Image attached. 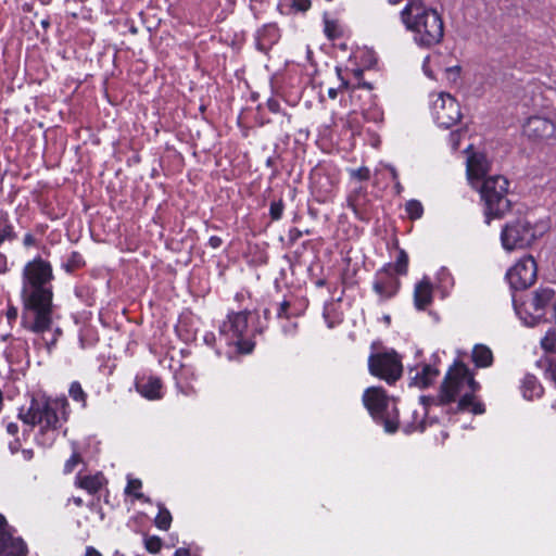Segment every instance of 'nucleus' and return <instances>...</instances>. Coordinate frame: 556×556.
<instances>
[{
    "instance_id": "nucleus-1",
    "label": "nucleus",
    "mask_w": 556,
    "mask_h": 556,
    "mask_svg": "<svg viewBox=\"0 0 556 556\" xmlns=\"http://www.w3.org/2000/svg\"><path fill=\"white\" fill-rule=\"evenodd\" d=\"M53 268L49 261L36 256L22 271V326L36 334L45 333L53 324Z\"/></svg>"
},
{
    "instance_id": "nucleus-2",
    "label": "nucleus",
    "mask_w": 556,
    "mask_h": 556,
    "mask_svg": "<svg viewBox=\"0 0 556 556\" xmlns=\"http://www.w3.org/2000/svg\"><path fill=\"white\" fill-rule=\"evenodd\" d=\"M70 414V403L64 395H41L33 396L29 406L21 407L17 416L25 425L39 428L36 441L47 447L54 443L61 429L68 421Z\"/></svg>"
},
{
    "instance_id": "nucleus-3",
    "label": "nucleus",
    "mask_w": 556,
    "mask_h": 556,
    "mask_svg": "<svg viewBox=\"0 0 556 556\" xmlns=\"http://www.w3.org/2000/svg\"><path fill=\"white\" fill-rule=\"evenodd\" d=\"M401 21L413 33L415 43L431 48L444 37V23L437 10L426 7L419 0H407L401 11Z\"/></svg>"
},
{
    "instance_id": "nucleus-4",
    "label": "nucleus",
    "mask_w": 556,
    "mask_h": 556,
    "mask_svg": "<svg viewBox=\"0 0 556 556\" xmlns=\"http://www.w3.org/2000/svg\"><path fill=\"white\" fill-rule=\"evenodd\" d=\"M363 404L372 420L387 433H395L401 424L397 399L390 396L382 387H369L362 396Z\"/></svg>"
},
{
    "instance_id": "nucleus-5",
    "label": "nucleus",
    "mask_w": 556,
    "mask_h": 556,
    "mask_svg": "<svg viewBox=\"0 0 556 556\" xmlns=\"http://www.w3.org/2000/svg\"><path fill=\"white\" fill-rule=\"evenodd\" d=\"M508 188L509 181L502 175L483 179L479 193L486 225L493 219L504 218L511 211L513 202L508 198Z\"/></svg>"
},
{
    "instance_id": "nucleus-6",
    "label": "nucleus",
    "mask_w": 556,
    "mask_h": 556,
    "mask_svg": "<svg viewBox=\"0 0 556 556\" xmlns=\"http://www.w3.org/2000/svg\"><path fill=\"white\" fill-rule=\"evenodd\" d=\"M250 315L251 312L248 309L229 311L219 326V339L225 341L226 345L235 346L240 354H249L255 348L253 337L257 331L249 327Z\"/></svg>"
},
{
    "instance_id": "nucleus-7",
    "label": "nucleus",
    "mask_w": 556,
    "mask_h": 556,
    "mask_svg": "<svg viewBox=\"0 0 556 556\" xmlns=\"http://www.w3.org/2000/svg\"><path fill=\"white\" fill-rule=\"evenodd\" d=\"M467 367L464 362L454 361L444 376L437 396L431 397V403L434 406L451 405L456 402L458 396H462L460 393L466 387Z\"/></svg>"
},
{
    "instance_id": "nucleus-8",
    "label": "nucleus",
    "mask_w": 556,
    "mask_h": 556,
    "mask_svg": "<svg viewBox=\"0 0 556 556\" xmlns=\"http://www.w3.org/2000/svg\"><path fill=\"white\" fill-rule=\"evenodd\" d=\"M536 239V228L526 216L507 222L501 230V243L506 251L528 248Z\"/></svg>"
},
{
    "instance_id": "nucleus-9",
    "label": "nucleus",
    "mask_w": 556,
    "mask_h": 556,
    "mask_svg": "<svg viewBox=\"0 0 556 556\" xmlns=\"http://www.w3.org/2000/svg\"><path fill=\"white\" fill-rule=\"evenodd\" d=\"M368 371L371 376L392 386L403 375L402 357L393 349L370 353L368 356Z\"/></svg>"
},
{
    "instance_id": "nucleus-10",
    "label": "nucleus",
    "mask_w": 556,
    "mask_h": 556,
    "mask_svg": "<svg viewBox=\"0 0 556 556\" xmlns=\"http://www.w3.org/2000/svg\"><path fill=\"white\" fill-rule=\"evenodd\" d=\"M420 407L415 404L407 405V415L403 417L400 424L406 434L424 432L428 426L439 421L437 417H428L429 405H433L431 397L420 396Z\"/></svg>"
},
{
    "instance_id": "nucleus-11",
    "label": "nucleus",
    "mask_w": 556,
    "mask_h": 556,
    "mask_svg": "<svg viewBox=\"0 0 556 556\" xmlns=\"http://www.w3.org/2000/svg\"><path fill=\"white\" fill-rule=\"evenodd\" d=\"M402 282L397 275L392 271V264L386 263L379 268L372 279V291L378 296L379 303H384L397 295Z\"/></svg>"
},
{
    "instance_id": "nucleus-12",
    "label": "nucleus",
    "mask_w": 556,
    "mask_h": 556,
    "mask_svg": "<svg viewBox=\"0 0 556 556\" xmlns=\"http://www.w3.org/2000/svg\"><path fill=\"white\" fill-rule=\"evenodd\" d=\"M432 114L439 127L448 129L462 118L460 105L457 100L446 92H441L432 104Z\"/></svg>"
},
{
    "instance_id": "nucleus-13",
    "label": "nucleus",
    "mask_w": 556,
    "mask_h": 556,
    "mask_svg": "<svg viewBox=\"0 0 556 556\" xmlns=\"http://www.w3.org/2000/svg\"><path fill=\"white\" fill-rule=\"evenodd\" d=\"M510 287L525 290L531 287L538 277V265L532 255L521 257L506 274Z\"/></svg>"
},
{
    "instance_id": "nucleus-14",
    "label": "nucleus",
    "mask_w": 556,
    "mask_h": 556,
    "mask_svg": "<svg viewBox=\"0 0 556 556\" xmlns=\"http://www.w3.org/2000/svg\"><path fill=\"white\" fill-rule=\"evenodd\" d=\"M466 387L468 388V391L458 399L455 407H451L447 410V414L471 413L473 415H482L485 413L484 403L476 396V393L480 391L481 386L475 379V374L468 367Z\"/></svg>"
},
{
    "instance_id": "nucleus-15",
    "label": "nucleus",
    "mask_w": 556,
    "mask_h": 556,
    "mask_svg": "<svg viewBox=\"0 0 556 556\" xmlns=\"http://www.w3.org/2000/svg\"><path fill=\"white\" fill-rule=\"evenodd\" d=\"M309 188L317 203H329L336 197L338 180L333 175L323 169H314L309 175Z\"/></svg>"
},
{
    "instance_id": "nucleus-16",
    "label": "nucleus",
    "mask_w": 556,
    "mask_h": 556,
    "mask_svg": "<svg viewBox=\"0 0 556 556\" xmlns=\"http://www.w3.org/2000/svg\"><path fill=\"white\" fill-rule=\"evenodd\" d=\"M15 532V528L0 514V555L28 556L27 544Z\"/></svg>"
},
{
    "instance_id": "nucleus-17",
    "label": "nucleus",
    "mask_w": 556,
    "mask_h": 556,
    "mask_svg": "<svg viewBox=\"0 0 556 556\" xmlns=\"http://www.w3.org/2000/svg\"><path fill=\"white\" fill-rule=\"evenodd\" d=\"M350 99L351 103L354 105L355 110H359L367 121H372L375 123L381 122L383 119V112L376 103V96L371 92V99L369 100L366 97V91L363 87L359 86H351L350 89Z\"/></svg>"
},
{
    "instance_id": "nucleus-18",
    "label": "nucleus",
    "mask_w": 556,
    "mask_h": 556,
    "mask_svg": "<svg viewBox=\"0 0 556 556\" xmlns=\"http://www.w3.org/2000/svg\"><path fill=\"white\" fill-rule=\"evenodd\" d=\"M556 292L549 287H540L522 303L525 311L534 321H540L546 315V309L555 300Z\"/></svg>"
},
{
    "instance_id": "nucleus-19",
    "label": "nucleus",
    "mask_w": 556,
    "mask_h": 556,
    "mask_svg": "<svg viewBox=\"0 0 556 556\" xmlns=\"http://www.w3.org/2000/svg\"><path fill=\"white\" fill-rule=\"evenodd\" d=\"M522 131L530 140L541 142L555 137L556 125L547 117L534 115L522 125Z\"/></svg>"
},
{
    "instance_id": "nucleus-20",
    "label": "nucleus",
    "mask_w": 556,
    "mask_h": 556,
    "mask_svg": "<svg viewBox=\"0 0 556 556\" xmlns=\"http://www.w3.org/2000/svg\"><path fill=\"white\" fill-rule=\"evenodd\" d=\"M348 206L357 219L366 223L371 219L369 199L365 187H359L349 194Z\"/></svg>"
},
{
    "instance_id": "nucleus-21",
    "label": "nucleus",
    "mask_w": 556,
    "mask_h": 556,
    "mask_svg": "<svg viewBox=\"0 0 556 556\" xmlns=\"http://www.w3.org/2000/svg\"><path fill=\"white\" fill-rule=\"evenodd\" d=\"M109 483V480L102 471H97L93 475L78 473L75 477V486L86 491L90 495L98 494Z\"/></svg>"
},
{
    "instance_id": "nucleus-22",
    "label": "nucleus",
    "mask_w": 556,
    "mask_h": 556,
    "mask_svg": "<svg viewBox=\"0 0 556 556\" xmlns=\"http://www.w3.org/2000/svg\"><path fill=\"white\" fill-rule=\"evenodd\" d=\"M281 34L280 29L275 23L263 25L255 36V43L257 50L262 52H268L279 40Z\"/></svg>"
},
{
    "instance_id": "nucleus-23",
    "label": "nucleus",
    "mask_w": 556,
    "mask_h": 556,
    "mask_svg": "<svg viewBox=\"0 0 556 556\" xmlns=\"http://www.w3.org/2000/svg\"><path fill=\"white\" fill-rule=\"evenodd\" d=\"M135 387L137 392L147 400L155 401L163 397V382L160 377L149 376L138 379Z\"/></svg>"
},
{
    "instance_id": "nucleus-24",
    "label": "nucleus",
    "mask_w": 556,
    "mask_h": 556,
    "mask_svg": "<svg viewBox=\"0 0 556 556\" xmlns=\"http://www.w3.org/2000/svg\"><path fill=\"white\" fill-rule=\"evenodd\" d=\"M433 302V286L428 277H424L415 285L414 305L418 311H425Z\"/></svg>"
},
{
    "instance_id": "nucleus-25",
    "label": "nucleus",
    "mask_w": 556,
    "mask_h": 556,
    "mask_svg": "<svg viewBox=\"0 0 556 556\" xmlns=\"http://www.w3.org/2000/svg\"><path fill=\"white\" fill-rule=\"evenodd\" d=\"M311 7V0H280L277 10L282 15H295L306 13Z\"/></svg>"
},
{
    "instance_id": "nucleus-26",
    "label": "nucleus",
    "mask_w": 556,
    "mask_h": 556,
    "mask_svg": "<svg viewBox=\"0 0 556 556\" xmlns=\"http://www.w3.org/2000/svg\"><path fill=\"white\" fill-rule=\"evenodd\" d=\"M520 389L523 397L527 400L541 397L544 391L538 378L531 374H527L523 377Z\"/></svg>"
},
{
    "instance_id": "nucleus-27",
    "label": "nucleus",
    "mask_w": 556,
    "mask_h": 556,
    "mask_svg": "<svg viewBox=\"0 0 556 556\" xmlns=\"http://www.w3.org/2000/svg\"><path fill=\"white\" fill-rule=\"evenodd\" d=\"M439 375L440 370L437 367L430 364H425L421 370L416 372L413 380L415 386L426 389L434 382Z\"/></svg>"
},
{
    "instance_id": "nucleus-28",
    "label": "nucleus",
    "mask_w": 556,
    "mask_h": 556,
    "mask_svg": "<svg viewBox=\"0 0 556 556\" xmlns=\"http://www.w3.org/2000/svg\"><path fill=\"white\" fill-rule=\"evenodd\" d=\"M471 359L476 367L488 368L492 366L494 357L489 346L484 344H476L472 349Z\"/></svg>"
},
{
    "instance_id": "nucleus-29",
    "label": "nucleus",
    "mask_w": 556,
    "mask_h": 556,
    "mask_svg": "<svg viewBox=\"0 0 556 556\" xmlns=\"http://www.w3.org/2000/svg\"><path fill=\"white\" fill-rule=\"evenodd\" d=\"M17 239V232L7 211H0V247L4 242H13Z\"/></svg>"
},
{
    "instance_id": "nucleus-30",
    "label": "nucleus",
    "mask_w": 556,
    "mask_h": 556,
    "mask_svg": "<svg viewBox=\"0 0 556 556\" xmlns=\"http://www.w3.org/2000/svg\"><path fill=\"white\" fill-rule=\"evenodd\" d=\"M275 311H276V319L278 321H283L285 319H298L302 312L295 307L294 304H292L288 300H283L280 303L275 304Z\"/></svg>"
},
{
    "instance_id": "nucleus-31",
    "label": "nucleus",
    "mask_w": 556,
    "mask_h": 556,
    "mask_svg": "<svg viewBox=\"0 0 556 556\" xmlns=\"http://www.w3.org/2000/svg\"><path fill=\"white\" fill-rule=\"evenodd\" d=\"M86 266V261L83 254L78 251H72L71 254L62 262L61 268L66 274H74L75 271L83 269Z\"/></svg>"
},
{
    "instance_id": "nucleus-32",
    "label": "nucleus",
    "mask_w": 556,
    "mask_h": 556,
    "mask_svg": "<svg viewBox=\"0 0 556 556\" xmlns=\"http://www.w3.org/2000/svg\"><path fill=\"white\" fill-rule=\"evenodd\" d=\"M467 173L470 178L480 179L486 174L485 160L483 155H472L468 159Z\"/></svg>"
},
{
    "instance_id": "nucleus-33",
    "label": "nucleus",
    "mask_w": 556,
    "mask_h": 556,
    "mask_svg": "<svg viewBox=\"0 0 556 556\" xmlns=\"http://www.w3.org/2000/svg\"><path fill=\"white\" fill-rule=\"evenodd\" d=\"M323 317L327 327L332 329L343 321V314L336 307L332 302L326 303L323 309Z\"/></svg>"
},
{
    "instance_id": "nucleus-34",
    "label": "nucleus",
    "mask_w": 556,
    "mask_h": 556,
    "mask_svg": "<svg viewBox=\"0 0 556 556\" xmlns=\"http://www.w3.org/2000/svg\"><path fill=\"white\" fill-rule=\"evenodd\" d=\"M397 254L392 264V271L397 276H406L408 273L409 257L407 252L396 243Z\"/></svg>"
},
{
    "instance_id": "nucleus-35",
    "label": "nucleus",
    "mask_w": 556,
    "mask_h": 556,
    "mask_svg": "<svg viewBox=\"0 0 556 556\" xmlns=\"http://www.w3.org/2000/svg\"><path fill=\"white\" fill-rule=\"evenodd\" d=\"M142 489V481L138 478H128L125 488V494L134 496L136 500L143 503H151L150 497L140 492Z\"/></svg>"
},
{
    "instance_id": "nucleus-36",
    "label": "nucleus",
    "mask_w": 556,
    "mask_h": 556,
    "mask_svg": "<svg viewBox=\"0 0 556 556\" xmlns=\"http://www.w3.org/2000/svg\"><path fill=\"white\" fill-rule=\"evenodd\" d=\"M159 513L154 518V525L157 529L167 531L170 528L173 517L170 511L161 503L157 504Z\"/></svg>"
},
{
    "instance_id": "nucleus-37",
    "label": "nucleus",
    "mask_w": 556,
    "mask_h": 556,
    "mask_svg": "<svg viewBox=\"0 0 556 556\" xmlns=\"http://www.w3.org/2000/svg\"><path fill=\"white\" fill-rule=\"evenodd\" d=\"M324 34L325 36L330 39L334 40L342 36V29L336 20H324Z\"/></svg>"
},
{
    "instance_id": "nucleus-38",
    "label": "nucleus",
    "mask_w": 556,
    "mask_h": 556,
    "mask_svg": "<svg viewBox=\"0 0 556 556\" xmlns=\"http://www.w3.org/2000/svg\"><path fill=\"white\" fill-rule=\"evenodd\" d=\"M68 394L73 401L80 403L83 407L87 405V393L84 391L79 381H73L68 389Z\"/></svg>"
},
{
    "instance_id": "nucleus-39",
    "label": "nucleus",
    "mask_w": 556,
    "mask_h": 556,
    "mask_svg": "<svg viewBox=\"0 0 556 556\" xmlns=\"http://www.w3.org/2000/svg\"><path fill=\"white\" fill-rule=\"evenodd\" d=\"M354 79H355V84H353L352 86H359V87H363L366 91V97L370 100L371 99V91H374L375 87L371 83H368L366 80L363 79V76H364V70L363 68H354L351 71Z\"/></svg>"
},
{
    "instance_id": "nucleus-40",
    "label": "nucleus",
    "mask_w": 556,
    "mask_h": 556,
    "mask_svg": "<svg viewBox=\"0 0 556 556\" xmlns=\"http://www.w3.org/2000/svg\"><path fill=\"white\" fill-rule=\"evenodd\" d=\"M336 73L340 80L338 88H329L328 97L332 100L337 99L338 92L350 89V80L343 76V70L340 66H336Z\"/></svg>"
},
{
    "instance_id": "nucleus-41",
    "label": "nucleus",
    "mask_w": 556,
    "mask_h": 556,
    "mask_svg": "<svg viewBox=\"0 0 556 556\" xmlns=\"http://www.w3.org/2000/svg\"><path fill=\"white\" fill-rule=\"evenodd\" d=\"M144 548L150 554H157L162 549L163 541L157 535H144L143 538Z\"/></svg>"
},
{
    "instance_id": "nucleus-42",
    "label": "nucleus",
    "mask_w": 556,
    "mask_h": 556,
    "mask_svg": "<svg viewBox=\"0 0 556 556\" xmlns=\"http://www.w3.org/2000/svg\"><path fill=\"white\" fill-rule=\"evenodd\" d=\"M408 217L413 220L419 219L424 214V206L418 200H409L405 205Z\"/></svg>"
},
{
    "instance_id": "nucleus-43",
    "label": "nucleus",
    "mask_w": 556,
    "mask_h": 556,
    "mask_svg": "<svg viewBox=\"0 0 556 556\" xmlns=\"http://www.w3.org/2000/svg\"><path fill=\"white\" fill-rule=\"evenodd\" d=\"M281 332L287 337H294L298 333L299 323L296 319H285L283 321H278Z\"/></svg>"
},
{
    "instance_id": "nucleus-44",
    "label": "nucleus",
    "mask_w": 556,
    "mask_h": 556,
    "mask_svg": "<svg viewBox=\"0 0 556 556\" xmlns=\"http://www.w3.org/2000/svg\"><path fill=\"white\" fill-rule=\"evenodd\" d=\"M83 463V457L79 452L74 451L70 458L65 462L63 467V473L70 475L72 473L75 468Z\"/></svg>"
},
{
    "instance_id": "nucleus-45",
    "label": "nucleus",
    "mask_w": 556,
    "mask_h": 556,
    "mask_svg": "<svg viewBox=\"0 0 556 556\" xmlns=\"http://www.w3.org/2000/svg\"><path fill=\"white\" fill-rule=\"evenodd\" d=\"M187 319L180 318L178 324L175 326V331L177 336L185 342L190 341L194 338V333L186 328Z\"/></svg>"
},
{
    "instance_id": "nucleus-46",
    "label": "nucleus",
    "mask_w": 556,
    "mask_h": 556,
    "mask_svg": "<svg viewBox=\"0 0 556 556\" xmlns=\"http://www.w3.org/2000/svg\"><path fill=\"white\" fill-rule=\"evenodd\" d=\"M285 211V203L282 199L273 201L269 207V216L271 220H279L282 217Z\"/></svg>"
},
{
    "instance_id": "nucleus-47",
    "label": "nucleus",
    "mask_w": 556,
    "mask_h": 556,
    "mask_svg": "<svg viewBox=\"0 0 556 556\" xmlns=\"http://www.w3.org/2000/svg\"><path fill=\"white\" fill-rule=\"evenodd\" d=\"M351 176L361 181H367L370 178V169L367 166H361L351 170Z\"/></svg>"
},
{
    "instance_id": "nucleus-48",
    "label": "nucleus",
    "mask_w": 556,
    "mask_h": 556,
    "mask_svg": "<svg viewBox=\"0 0 556 556\" xmlns=\"http://www.w3.org/2000/svg\"><path fill=\"white\" fill-rule=\"evenodd\" d=\"M462 67L459 65L450 66L445 70L446 79L450 81H456L460 76Z\"/></svg>"
},
{
    "instance_id": "nucleus-49",
    "label": "nucleus",
    "mask_w": 556,
    "mask_h": 556,
    "mask_svg": "<svg viewBox=\"0 0 556 556\" xmlns=\"http://www.w3.org/2000/svg\"><path fill=\"white\" fill-rule=\"evenodd\" d=\"M216 341H217V338L213 331H207L204 333V336H203L204 344L207 345L208 348L215 349L217 354L219 355L220 353L216 349Z\"/></svg>"
},
{
    "instance_id": "nucleus-50",
    "label": "nucleus",
    "mask_w": 556,
    "mask_h": 556,
    "mask_svg": "<svg viewBox=\"0 0 556 556\" xmlns=\"http://www.w3.org/2000/svg\"><path fill=\"white\" fill-rule=\"evenodd\" d=\"M17 316H18L17 307L14 306L13 304H9L8 308H7V312H5V317H7V320H8L9 325L12 326L13 323L16 321Z\"/></svg>"
},
{
    "instance_id": "nucleus-51",
    "label": "nucleus",
    "mask_w": 556,
    "mask_h": 556,
    "mask_svg": "<svg viewBox=\"0 0 556 556\" xmlns=\"http://www.w3.org/2000/svg\"><path fill=\"white\" fill-rule=\"evenodd\" d=\"M263 317L266 321L265 325H261L257 328H255V331H257L258 334H262L264 332V330L268 328V323L271 318V312L269 308L263 309Z\"/></svg>"
},
{
    "instance_id": "nucleus-52",
    "label": "nucleus",
    "mask_w": 556,
    "mask_h": 556,
    "mask_svg": "<svg viewBox=\"0 0 556 556\" xmlns=\"http://www.w3.org/2000/svg\"><path fill=\"white\" fill-rule=\"evenodd\" d=\"M266 105H267V109L274 113V114H277V113H280L281 112V106H280V103L277 99L275 98H269L266 102Z\"/></svg>"
},
{
    "instance_id": "nucleus-53",
    "label": "nucleus",
    "mask_w": 556,
    "mask_h": 556,
    "mask_svg": "<svg viewBox=\"0 0 556 556\" xmlns=\"http://www.w3.org/2000/svg\"><path fill=\"white\" fill-rule=\"evenodd\" d=\"M23 245L25 248H33V247H37L38 242H37V240H36V238L34 237L33 233L27 232L23 237Z\"/></svg>"
},
{
    "instance_id": "nucleus-54",
    "label": "nucleus",
    "mask_w": 556,
    "mask_h": 556,
    "mask_svg": "<svg viewBox=\"0 0 556 556\" xmlns=\"http://www.w3.org/2000/svg\"><path fill=\"white\" fill-rule=\"evenodd\" d=\"M265 165H266V167L271 169V178H275L278 176L279 170L276 166L275 157H273V156L267 157L265 161Z\"/></svg>"
},
{
    "instance_id": "nucleus-55",
    "label": "nucleus",
    "mask_w": 556,
    "mask_h": 556,
    "mask_svg": "<svg viewBox=\"0 0 556 556\" xmlns=\"http://www.w3.org/2000/svg\"><path fill=\"white\" fill-rule=\"evenodd\" d=\"M187 368L184 366L180 370V372L176 376V379H177V386L180 388V390L185 393V394H189L191 391H192V388L187 386L186 388L181 387L180 384V377L182 375H185L187 372Z\"/></svg>"
},
{
    "instance_id": "nucleus-56",
    "label": "nucleus",
    "mask_w": 556,
    "mask_h": 556,
    "mask_svg": "<svg viewBox=\"0 0 556 556\" xmlns=\"http://www.w3.org/2000/svg\"><path fill=\"white\" fill-rule=\"evenodd\" d=\"M207 244L214 250L219 249L223 244V239L218 236H212L210 237Z\"/></svg>"
},
{
    "instance_id": "nucleus-57",
    "label": "nucleus",
    "mask_w": 556,
    "mask_h": 556,
    "mask_svg": "<svg viewBox=\"0 0 556 556\" xmlns=\"http://www.w3.org/2000/svg\"><path fill=\"white\" fill-rule=\"evenodd\" d=\"M545 376L546 378L552 379L556 386V362L549 364V367L545 371Z\"/></svg>"
},
{
    "instance_id": "nucleus-58",
    "label": "nucleus",
    "mask_w": 556,
    "mask_h": 556,
    "mask_svg": "<svg viewBox=\"0 0 556 556\" xmlns=\"http://www.w3.org/2000/svg\"><path fill=\"white\" fill-rule=\"evenodd\" d=\"M5 429H7V432L12 437H16L20 431V427L16 422H8Z\"/></svg>"
},
{
    "instance_id": "nucleus-59",
    "label": "nucleus",
    "mask_w": 556,
    "mask_h": 556,
    "mask_svg": "<svg viewBox=\"0 0 556 556\" xmlns=\"http://www.w3.org/2000/svg\"><path fill=\"white\" fill-rule=\"evenodd\" d=\"M21 446L22 444L18 438H15L13 441L9 443V450L12 454H16L17 452H20Z\"/></svg>"
},
{
    "instance_id": "nucleus-60",
    "label": "nucleus",
    "mask_w": 556,
    "mask_h": 556,
    "mask_svg": "<svg viewBox=\"0 0 556 556\" xmlns=\"http://www.w3.org/2000/svg\"><path fill=\"white\" fill-rule=\"evenodd\" d=\"M8 271V257L4 253L0 252V274Z\"/></svg>"
},
{
    "instance_id": "nucleus-61",
    "label": "nucleus",
    "mask_w": 556,
    "mask_h": 556,
    "mask_svg": "<svg viewBox=\"0 0 556 556\" xmlns=\"http://www.w3.org/2000/svg\"><path fill=\"white\" fill-rule=\"evenodd\" d=\"M302 237V231L298 228H291L289 230V239L292 241V242H295L296 240H299L300 238Z\"/></svg>"
},
{
    "instance_id": "nucleus-62",
    "label": "nucleus",
    "mask_w": 556,
    "mask_h": 556,
    "mask_svg": "<svg viewBox=\"0 0 556 556\" xmlns=\"http://www.w3.org/2000/svg\"><path fill=\"white\" fill-rule=\"evenodd\" d=\"M48 228H49L48 224L39 223V224L35 225L34 230L36 233L43 236L47 232Z\"/></svg>"
},
{
    "instance_id": "nucleus-63",
    "label": "nucleus",
    "mask_w": 556,
    "mask_h": 556,
    "mask_svg": "<svg viewBox=\"0 0 556 556\" xmlns=\"http://www.w3.org/2000/svg\"><path fill=\"white\" fill-rule=\"evenodd\" d=\"M173 556H192L190 548L179 547L175 551Z\"/></svg>"
},
{
    "instance_id": "nucleus-64",
    "label": "nucleus",
    "mask_w": 556,
    "mask_h": 556,
    "mask_svg": "<svg viewBox=\"0 0 556 556\" xmlns=\"http://www.w3.org/2000/svg\"><path fill=\"white\" fill-rule=\"evenodd\" d=\"M85 556H102L93 546H87Z\"/></svg>"
}]
</instances>
